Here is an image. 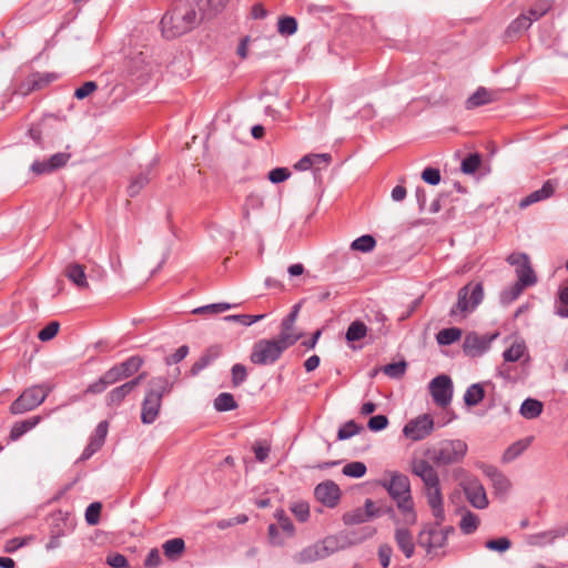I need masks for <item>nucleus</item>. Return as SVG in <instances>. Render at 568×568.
Listing matches in <instances>:
<instances>
[{"label":"nucleus","instance_id":"f257e3e1","mask_svg":"<svg viewBox=\"0 0 568 568\" xmlns=\"http://www.w3.org/2000/svg\"><path fill=\"white\" fill-rule=\"evenodd\" d=\"M412 474L419 477L424 484V491L428 506L435 519L440 523L445 518L444 500L440 488V480L433 465L422 458H415L410 463Z\"/></svg>","mask_w":568,"mask_h":568},{"label":"nucleus","instance_id":"f03ea898","mask_svg":"<svg viewBox=\"0 0 568 568\" xmlns=\"http://www.w3.org/2000/svg\"><path fill=\"white\" fill-rule=\"evenodd\" d=\"M301 337L302 334L280 332L274 338L258 339L252 347L250 361L255 365H273Z\"/></svg>","mask_w":568,"mask_h":568},{"label":"nucleus","instance_id":"7ed1b4c3","mask_svg":"<svg viewBox=\"0 0 568 568\" xmlns=\"http://www.w3.org/2000/svg\"><path fill=\"white\" fill-rule=\"evenodd\" d=\"M382 486L396 503L397 509L404 517L405 523L415 524L417 515L414 509L409 478L402 473L394 471L389 480L382 481Z\"/></svg>","mask_w":568,"mask_h":568},{"label":"nucleus","instance_id":"20e7f679","mask_svg":"<svg viewBox=\"0 0 568 568\" xmlns=\"http://www.w3.org/2000/svg\"><path fill=\"white\" fill-rule=\"evenodd\" d=\"M173 383L165 376L152 377L148 383L145 396L141 407V422L143 424H152L156 420L163 396L170 394Z\"/></svg>","mask_w":568,"mask_h":568},{"label":"nucleus","instance_id":"39448f33","mask_svg":"<svg viewBox=\"0 0 568 568\" xmlns=\"http://www.w3.org/2000/svg\"><path fill=\"white\" fill-rule=\"evenodd\" d=\"M468 450L467 444L462 439L442 442L437 447L427 449L425 455L436 466H448L463 462Z\"/></svg>","mask_w":568,"mask_h":568},{"label":"nucleus","instance_id":"423d86ee","mask_svg":"<svg viewBox=\"0 0 568 568\" xmlns=\"http://www.w3.org/2000/svg\"><path fill=\"white\" fill-rule=\"evenodd\" d=\"M45 521L50 532V540L47 544L48 549L57 548L59 546V538L73 531L75 528V518L71 510H54L45 518Z\"/></svg>","mask_w":568,"mask_h":568},{"label":"nucleus","instance_id":"0eeeda50","mask_svg":"<svg viewBox=\"0 0 568 568\" xmlns=\"http://www.w3.org/2000/svg\"><path fill=\"white\" fill-rule=\"evenodd\" d=\"M484 298V286L481 282L468 283L458 291L457 303L452 307V317L463 314L464 316L474 311Z\"/></svg>","mask_w":568,"mask_h":568},{"label":"nucleus","instance_id":"6e6552de","mask_svg":"<svg viewBox=\"0 0 568 568\" xmlns=\"http://www.w3.org/2000/svg\"><path fill=\"white\" fill-rule=\"evenodd\" d=\"M499 336L498 332L478 334L469 332L463 342V352L466 356L476 358L483 356L490 349L491 343Z\"/></svg>","mask_w":568,"mask_h":568},{"label":"nucleus","instance_id":"1a4fd4ad","mask_svg":"<svg viewBox=\"0 0 568 568\" xmlns=\"http://www.w3.org/2000/svg\"><path fill=\"white\" fill-rule=\"evenodd\" d=\"M507 262L516 266L517 283L524 286H532L537 283V276L531 267L529 256L526 253H511Z\"/></svg>","mask_w":568,"mask_h":568},{"label":"nucleus","instance_id":"9d476101","mask_svg":"<svg viewBox=\"0 0 568 568\" xmlns=\"http://www.w3.org/2000/svg\"><path fill=\"white\" fill-rule=\"evenodd\" d=\"M434 430V419L430 414H423L407 422L403 428L406 438L418 442L428 437Z\"/></svg>","mask_w":568,"mask_h":568},{"label":"nucleus","instance_id":"9b49d317","mask_svg":"<svg viewBox=\"0 0 568 568\" xmlns=\"http://www.w3.org/2000/svg\"><path fill=\"white\" fill-rule=\"evenodd\" d=\"M433 400L440 407H446L453 398V382L448 375H438L429 383Z\"/></svg>","mask_w":568,"mask_h":568},{"label":"nucleus","instance_id":"f8f14e48","mask_svg":"<svg viewBox=\"0 0 568 568\" xmlns=\"http://www.w3.org/2000/svg\"><path fill=\"white\" fill-rule=\"evenodd\" d=\"M469 504L477 509H485L488 506L486 490L477 477H469L460 484Z\"/></svg>","mask_w":568,"mask_h":568},{"label":"nucleus","instance_id":"ddd939ff","mask_svg":"<svg viewBox=\"0 0 568 568\" xmlns=\"http://www.w3.org/2000/svg\"><path fill=\"white\" fill-rule=\"evenodd\" d=\"M145 377L146 373H141L132 379L111 389L106 395V405L109 407H119L126 398V396H129Z\"/></svg>","mask_w":568,"mask_h":568},{"label":"nucleus","instance_id":"4468645a","mask_svg":"<svg viewBox=\"0 0 568 568\" xmlns=\"http://www.w3.org/2000/svg\"><path fill=\"white\" fill-rule=\"evenodd\" d=\"M315 498L328 508H334L341 499V489L334 481L327 480L318 484L314 489Z\"/></svg>","mask_w":568,"mask_h":568},{"label":"nucleus","instance_id":"2eb2a0df","mask_svg":"<svg viewBox=\"0 0 568 568\" xmlns=\"http://www.w3.org/2000/svg\"><path fill=\"white\" fill-rule=\"evenodd\" d=\"M123 381L119 369L115 365L110 367L99 379L88 385L84 390V394H101L103 393L110 385H113L118 382Z\"/></svg>","mask_w":568,"mask_h":568},{"label":"nucleus","instance_id":"dca6fc26","mask_svg":"<svg viewBox=\"0 0 568 568\" xmlns=\"http://www.w3.org/2000/svg\"><path fill=\"white\" fill-rule=\"evenodd\" d=\"M447 536L442 529H423L418 535V545L430 552L433 549L442 548L446 544Z\"/></svg>","mask_w":568,"mask_h":568},{"label":"nucleus","instance_id":"f3484780","mask_svg":"<svg viewBox=\"0 0 568 568\" xmlns=\"http://www.w3.org/2000/svg\"><path fill=\"white\" fill-rule=\"evenodd\" d=\"M480 469L490 479L495 494L504 495L508 493L511 486L510 481L496 466L481 464Z\"/></svg>","mask_w":568,"mask_h":568},{"label":"nucleus","instance_id":"a211bd4d","mask_svg":"<svg viewBox=\"0 0 568 568\" xmlns=\"http://www.w3.org/2000/svg\"><path fill=\"white\" fill-rule=\"evenodd\" d=\"M222 352L223 349L221 345L214 344L209 346L199 359L193 363L189 375L192 377L199 375L204 368L213 364L222 355Z\"/></svg>","mask_w":568,"mask_h":568},{"label":"nucleus","instance_id":"6ab92c4d","mask_svg":"<svg viewBox=\"0 0 568 568\" xmlns=\"http://www.w3.org/2000/svg\"><path fill=\"white\" fill-rule=\"evenodd\" d=\"M557 185L558 182L556 180H547L539 190H536L523 197L519 202V207L526 209L534 203L549 199L554 195Z\"/></svg>","mask_w":568,"mask_h":568},{"label":"nucleus","instance_id":"aec40b11","mask_svg":"<svg viewBox=\"0 0 568 568\" xmlns=\"http://www.w3.org/2000/svg\"><path fill=\"white\" fill-rule=\"evenodd\" d=\"M532 24L529 17L526 13H520L516 19H514L509 26L506 28L504 32V38L506 41H514L521 37V34L527 31Z\"/></svg>","mask_w":568,"mask_h":568},{"label":"nucleus","instance_id":"412c9836","mask_svg":"<svg viewBox=\"0 0 568 568\" xmlns=\"http://www.w3.org/2000/svg\"><path fill=\"white\" fill-rule=\"evenodd\" d=\"M33 408H36V387H29L11 404L10 412L17 415Z\"/></svg>","mask_w":568,"mask_h":568},{"label":"nucleus","instance_id":"4be33fe9","mask_svg":"<svg viewBox=\"0 0 568 568\" xmlns=\"http://www.w3.org/2000/svg\"><path fill=\"white\" fill-rule=\"evenodd\" d=\"M70 158V153L59 152L51 155L48 160H43L42 162L38 161V174L52 173L63 168L68 163Z\"/></svg>","mask_w":568,"mask_h":568},{"label":"nucleus","instance_id":"5701e85b","mask_svg":"<svg viewBox=\"0 0 568 568\" xmlns=\"http://www.w3.org/2000/svg\"><path fill=\"white\" fill-rule=\"evenodd\" d=\"M568 532L567 527H559L529 536V544L532 546L544 547L552 544L557 538L565 537Z\"/></svg>","mask_w":568,"mask_h":568},{"label":"nucleus","instance_id":"b1692460","mask_svg":"<svg viewBox=\"0 0 568 568\" xmlns=\"http://www.w3.org/2000/svg\"><path fill=\"white\" fill-rule=\"evenodd\" d=\"M64 275L79 290L89 288V283H88L84 265L75 263V262L70 263L65 266Z\"/></svg>","mask_w":568,"mask_h":568},{"label":"nucleus","instance_id":"393cba45","mask_svg":"<svg viewBox=\"0 0 568 568\" xmlns=\"http://www.w3.org/2000/svg\"><path fill=\"white\" fill-rule=\"evenodd\" d=\"M494 101V92L485 87H479L471 95L467 98V100L465 101V108L467 110H474L476 108L489 104Z\"/></svg>","mask_w":568,"mask_h":568},{"label":"nucleus","instance_id":"a878e982","mask_svg":"<svg viewBox=\"0 0 568 568\" xmlns=\"http://www.w3.org/2000/svg\"><path fill=\"white\" fill-rule=\"evenodd\" d=\"M152 172V165L145 168V170L141 171L136 175L131 176L130 183L126 187V193L130 197L138 196L141 191L150 183V175Z\"/></svg>","mask_w":568,"mask_h":568},{"label":"nucleus","instance_id":"bb28decb","mask_svg":"<svg viewBox=\"0 0 568 568\" xmlns=\"http://www.w3.org/2000/svg\"><path fill=\"white\" fill-rule=\"evenodd\" d=\"M395 541L407 559L413 557L415 552V544L413 536L407 528L396 529Z\"/></svg>","mask_w":568,"mask_h":568},{"label":"nucleus","instance_id":"cd10ccee","mask_svg":"<svg viewBox=\"0 0 568 568\" xmlns=\"http://www.w3.org/2000/svg\"><path fill=\"white\" fill-rule=\"evenodd\" d=\"M326 552H322L320 548V544L315 542L303 548L294 556L295 562L300 565L311 564L320 559L325 558Z\"/></svg>","mask_w":568,"mask_h":568},{"label":"nucleus","instance_id":"c85d7f7f","mask_svg":"<svg viewBox=\"0 0 568 568\" xmlns=\"http://www.w3.org/2000/svg\"><path fill=\"white\" fill-rule=\"evenodd\" d=\"M119 369L123 379L132 377L135 375L143 365V358L139 355H133L128 357L125 361L121 363L114 364Z\"/></svg>","mask_w":568,"mask_h":568},{"label":"nucleus","instance_id":"c756f323","mask_svg":"<svg viewBox=\"0 0 568 568\" xmlns=\"http://www.w3.org/2000/svg\"><path fill=\"white\" fill-rule=\"evenodd\" d=\"M555 6V0H535L526 12L531 22L540 20Z\"/></svg>","mask_w":568,"mask_h":568},{"label":"nucleus","instance_id":"7c9ffc66","mask_svg":"<svg viewBox=\"0 0 568 568\" xmlns=\"http://www.w3.org/2000/svg\"><path fill=\"white\" fill-rule=\"evenodd\" d=\"M164 556L169 560H178L185 551V542L182 538H172L162 545Z\"/></svg>","mask_w":568,"mask_h":568},{"label":"nucleus","instance_id":"2f4dec72","mask_svg":"<svg viewBox=\"0 0 568 568\" xmlns=\"http://www.w3.org/2000/svg\"><path fill=\"white\" fill-rule=\"evenodd\" d=\"M544 405L540 400L527 398L520 406V414L527 419H534L542 413Z\"/></svg>","mask_w":568,"mask_h":568},{"label":"nucleus","instance_id":"473e14b6","mask_svg":"<svg viewBox=\"0 0 568 568\" xmlns=\"http://www.w3.org/2000/svg\"><path fill=\"white\" fill-rule=\"evenodd\" d=\"M368 328L366 324L359 320H356L349 324L345 333V338L348 343L357 342L363 339L367 335Z\"/></svg>","mask_w":568,"mask_h":568},{"label":"nucleus","instance_id":"72a5a7b5","mask_svg":"<svg viewBox=\"0 0 568 568\" xmlns=\"http://www.w3.org/2000/svg\"><path fill=\"white\" fill-rule=\"evenodd\" d=\"M485 397V389L481 384L476 383L470 385L465 394L464 402L467 406L474 407L477 406Z\"/></svg>","mask_w":568,"mask_h":568},{"label":"nucleus","instance_id":"f704fd0d","mask_svg":"<svg viewBox=\"0 0 568 568\" xmlns=\"http://www.w3.org/2000/svg\"><path fill=\"white\" fill-rule=\"evenodd\" d=\"M229 0H201L199 1V4L201 8H203V11L205 12L207 20L216 17L219 13H221L227 6Z\"/></svg>","mask_w":568,"mask_h":568},{"label":"nucleus","instance_id":"c9c22d12","mask_svg":"<svg viewBox=\"0 0 568 568\" xmlns=\"http://www.w3.org/2000/svg\"><path fill=\"white\" fill-rule=\"evenodd\" d=\"M36 426V416L29 417L24 420L14 423L11 428L9 439L14 442L21 438L26 433L31 430Z\"/></svg>","mask_w":568,"mask_h":568},{"label":"nucleus","instance_id":"e433bc0d","mask_svg":"<svg viewBox=\"0 0 568 568\" xmlns=\"http://www.w3.org/2000/svg\"><path fill=\"white\" fill-rule=\"evenodd\" d=\"M479 524V517L467 510L460 519L459 528L464 535H471L478 529Z\"/></svg>","mask_w":568,"mask_h":568},{"label":"nucleus","instance_id":"4c0bfd02","mask_svg":"<svg viewBox=\"0 0 568 568\" xmlns=\"http://www.w3.org/2000/svg\"><path fill=\"white\" fill-rule=\"evenodd\" d=\"M237 403L231 393H221L214 399V408L217 412H230L237 408Z\"/></svg>","mask_w":568,"mask_h":568},{"label":"nucleus","instance_id":"58836bf2","mask_svg":"<svg viewBox=\"0 0 568 568\" xmlns=\"http://www.w3.org/2000/svg\"><path fill=\"white\" fill-rule=\"evenodd\" d=\"M463 331L459 327L443 328L436 335L437 343L440 345H450L460 339Z\"/></svg>","mask_w":568,"mask_h":568},{"label":"nucleus","instance_id":"ea45409f","mask_svg":"<svg viewBox=\"0 0 568 568\" xmlns=\"http://www.w3.org/2000/svg\"><path fill=\"white\" fill-rule=\"evenodd\" d=\"M297 20L291 16H283L277 21V32L282 37L293 36L297 31Z\"/></svg>","mask_w":568,"mask_h":568},{"label":"nucleus","instance_id":"a19ab883","mask_svg":"<svg viewBox=\"0 0 568 568\" xmlns=\"http://www.w3.org/2000/svg\"><path fill=\"white\" fill-rule=\"evenodd\" d=\"M375 246H376V240L373 235H369V234H365V235L357 237L351 244L352 250L359 251L363 253L373 251L375 248Z\"/></svg>","mask_w":568,"mask_h":568},{"label":"nucleus","instance_id":"79ce46f5","mask_svg":"<svg viewBox=\"0 0 568 568\" xmlns=\"http://www.w3.org/2000/svg\"><path fill=\"white\" fill-rule=\"evenodd\" d=\"M524 290V286L515 282L513 285L503 290L500 293V302L505 305L513 303L520 296Z\"/></svg>","mask_w":568,"mask_h":568},{"label":"nucleus","instance_id":"37998d69","mask_svg":"<svg viewBox=\"0 0 568 568\" xmlns=\"http://www.w3.org/2000/svg\"><path fill=\"white\" fill-rule=\"evenodd\" d=\"M481 164V155L477 152L468 154L462 161V171L466 174H474Z\"/></svg>","mask_w":568,"mask_h":568},{"label":"nucleus","instance_id":"c03bdc74","mask_svg":"<svg viewBox=\"0 0 568 568\" xmlns=\"http://www.w3.org/2000/svg\"><path fill=\"white\" fill-rule=\"evenodd\" d=\"M362 429H363V427L361 425H358L354 420H348L339 427V429L337 432V439L338 440L348 439V438L357 435Z\"/></svg>","mask_w":568,"mask_h":568},{"label":"nucleus","instance_id":"a18cd8bd","mask_svg":"<svg viewBox=\"0 0 568 568\" xmlns=\"http://www.w3.org/2000/svg\"><path fill=\"white\" fill-rule=\"evenodd\" d=\"M367 471V467L363 462H351L347 463L344 467L342 473L352 478H361L363 477Z\"/></svg>","mask_w":568,"mask_h":568},{"label":"nucleus","instance_id":"49530a36","mask_svg":"<svg viewBox=\"0 0 568 568\" xmlns=\"http://www.w3.org/2000/svg\"><path fill=\"white\" fill-rule=\"evenodd\" d=\"M526 351V346L523 343H515L510 347L504 351L503 357L505 362H517L519 361Z\"/></svg>","mask_w":568,"mask_h":568},{"label":"nucleus","instance_id":"de8ad7c7","mask_svg":"<svg viewBox=\"0 0 568 568\" xmlns=\"http://www.w3.org/2000/svg\"><path fill=\"white\" fill-rule=\"evenodd\" d=\"M59 331L60 323L58 321H51L38 332V339L49 342L58 335Z\"/></svg>","mask_w":568,"mask_h":568},{"label":"nucleus","instance_id":"09e8293b","mask_svg":"<svg viewBox=\"0 0 568 568\" xmlns=\"http://www.w3.org/2000/svg\"><path fill=\"white\" fill-rule=\"evenodd\" d=\"M247 369L241 364L236 363L231 368V381L233 387L241 386L247 379Z\"/></svg>","mask_w":568,"mask_h":568},{"label":"nucleus","instance_id":"8fccbe9b","mask_svg":"<svg viewBox=\"0 0 568 568\" xmlns=\"http://www.w3.org/2000/svg\"><path fill=\"white\" fill-rule=\"evenodd\" d=\"M275 518L277 519L278 527L288 536H293L295 532L294 525L290 517L285 514L283 509H277L275 511Z\"/></svg>","mask_w":568,"mask_h":568},{"label":"nucleus","instance_id":"3c124183","mask_svg":"<svg viewBox=\"0 0 568 568\" xmlns=\"http://www.w3.org/2000/svg\"><path fill=\"white\" fill-rule=\"evenodd\" d=\"M387 321L388 318L383 312H375L374 320L371 321V323L377 324L375 329L376 337L386 336L389 333V325H387Z\"/></svg>","mask_w":568,"mask_h":568},{"label":"nucleus","instance_id":"603ef678","mask_svg":"<svg viewBox=\"0 0 568 568\" xmlns=\"http://www.w3.org/2000/svg\"><path fill=\"white\" fill-rule=\"evenodd\" d=\"M291 511L300 523H306L310 518V505L306 501H297L293 504Z\"/></svg>","mask_w":568,"mask_h":568},{"label":"nucleus","instance_id":"864d4df0","mask_svg":"<svg viewBox=\"0 0 568 568\" xmlns=\"http://www.w3.org/2000/svg\"><path fill=\"white\" fill-rule=\"evenodd\" d=\"M232 307L229 303H214L205 306H200L193 311L194 314H219Z\"/></svg>","mask_w":568,"mask_h":568},{"label":"nucleus","instance_id":"5fc2aeb1","mask_svg":"<svg viewBox=\"0 0 568 568\" xmlns=\"http://www.w3.org/2000/svg\"><path fill=\"white\" fill-rule=\"evenodd\" d=\"M406 362L389 363L384 366V373L392 378H400L406 372Z\"/></svg>","mask_w":568,"mask_h":568},{"label":"nucleus","instance_id":"6e6d98bb","mask_svg":"<svg viewBox=\"0 0 568 568\" xmlns=\"http://www.w3.org/2000/svg\"><path fill=\"white\" fill-rule=\"evenodd\" d=\"M527 448V445L524 444L521 440H518L510 445L503 455V460L505 463L511 462L515 458H517L519 455L523 454V452Z\"/></svg>","mask_w":568,"mask_h":568},{"label":"nucleus","instance_id":"4d7b16f0","mask_svg":"<svg viewBox=\"0 0 568 568\" xmlns=\"http://www.w3.org/2000/svg\"><path fill=\"white\" fill-rule=\"evenodd\" d=\"M485 547L493 551L504 552L511 547V541L507 537L489 539L485 542Z\"/></svg>","mask_w":568,"mask_h":568},{"label":"nucleus","instance_id":"13d9d810","mask_svg":"<svg viewBox=\"0 0 568 568\" xmlns=\"http://www.w3.org/2000/svg\"><path fill=\"white\" fill-rule=\"evenodd\" d=\"M102 505L99 501L92 503L85 510V520L89 525H97L100 521Z\"/></svg>","mask_w":568,"mask_h":568},{"label":"nucleus","instance_id":"bf43d9fd","mask_svg":"<svg viewBox=\"0 0 568 568\" xmlns=\"http://www.w3.org/2000/svg\"><path fill=\"white\" fill-rule=\"evenodd\" d=\"M322 552L325 554V558L334 554L339 549L338 539L335 536L325 537L322 541H318Z\"/></svg>","mask_w":568,"mask_h":568},{"label":"nucleus","instance_id":"052dcab7","mask_svg":"<svg viewBox=\"0 0 568 568\" xmlns=\"http://www.w3.org/2000/svg\"><path fill=\"white\" fill-rule=\"evenodd\" d=\"M103 445L104 444L97 440L95 438L90 437L89 443L85 446V448L83 449L79 460L85 462V460L90 459L95 453H98L102 448Z\"/></svg>","mask_w":568,"mask_h":568},{"label":"nucleus","instance_id":"680f3d73","mask_svg":"<svg viewBox=\"0 0 568 568\" xmlns=\"http://www.w3.org/2000/svg\"><path fill=\"white\" fill-rule=\"evenodd\" d=\"M105 562L112 568H130L126 557L120 552H110Z\"/></svg>","mask_w":568,"mask_h":568},{"label":"nucleus","instance_id":"e2e57ef3","mask_svg":"<svg viewBox=\"0 0 568 568\" xmlns=\"http://www.w3.org/2000/svg\"><path fill=\"white\" fill-rule=\"evenodd\" d=\"M388 418L385 415L372 416L368 419L367 427L371 432H381L388 426Z\"/></svg>","mask_w":568,"mask_h":568},{"label":"nucleus","instance_id":"0e129e2a","mask_svg":"<svg viewBox=\"0 0 568 568\" xmlns=\"http://www.w3.org/2000/svg\"><path fill=\"white\" fill-rule=\"evenodd\" d=\"M291 176V171L287 168H275L268 172V180L278 184L286 181Z\"/></svg>","mask_w":568,"mask_h":568},{"label":"nucleus","instance_id":"69168bd1","mask_svg":"<svg viewBox=\"0 0 568 568\" xmlns=\"http://www.w3.org/2000/svg\"><path fill=\"white\" fill-rule=\"evenodd\" d=\"M98 84L94 81H87L81 87L77 88L73 97L78 100H83L91 93L97 91Z\"/></svg>","mask_w":568,"mask_h":568},{"label":"nucleus","instance_id":"338daca9","mask_svg":"<svg viewBox=\"0 0 568 568\" xmlns=\"http://www.w3.org/2000/svg\"><path fill=\"white\" fill-rule=\"evenodd\" d=\"M558 297L557 314L561 317H568V285L559 290Z\"/></svg>","mask_w":568,"mask_h":568},{"label":"nucleus","instance_id":"774afa93","mask_svg":"<svg viewBox=\"0 0 568 568\" xmlns=\"http://www.w3.org/2000/svg\"><path fill=\"white\" fill-rule=\"evenodd\" d=\"M422 179L425 183L437 185L440 182V171L436 168L428 166L422 172Z\"/></svg>","mask_w":568,"mask_h":568}]
</instances>
